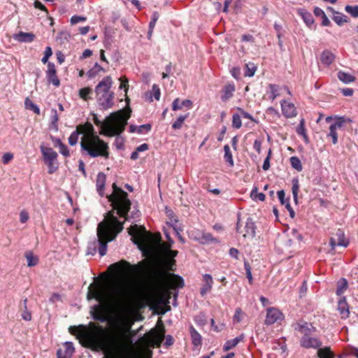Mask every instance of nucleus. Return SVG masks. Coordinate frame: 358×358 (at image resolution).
<instances>
[{
    "label": "nucleus",
    "instance_id": "53",
    "mask_svg": "<svg viewBox=\"0 0 358 358\" xmlns=\"http://www.w3.org/2000/svg\"><path fill=\"white\" fill-rule=\"evenodd\" d=\"M242 126L241 117L239 114H234L232 117V127L235 129H239Z\"/></svg>",
    "mask_w": 358,
    "mask_h": 358
},
{
    "label": "nucleus",
    "instance_id": "42",
    "mask_svg": "<svg viewBox=\"0 0 358 358\" xmlns=\"http://www.w3.org/2000/svg\"><path fill=\"white\" fill-rule=\"evenodd\" d=\"M189 113H187L185 115H180L176 119V120L173 123V124H172L173 129H180L182 127L184 121L189 117Z\"/></svg>",
    "mask_w": 358,
    "mask_h": 358
},
{
    "label": "nucleus",
    "instance_id": "36",
    "mask_svg": "<svg viewBox=\"0 0 358 358\" xmlns=\"http://www.w3.org/2000/svg\"><path fill=\"white\" fill-rule=\"evenodd\" d=\"M338 78L341 81L346 84L350 83L355 80V76L343 71H339L338 73Z\"/></svg>",
    "mask_w": 358,
    "mask_h": 358
},
{
    "label": "nucleus",
    "instance_id": "63",
    "mask_svg": "<svg viewBox=\"0 0 358 358\" xmlns=\"http://www.w3.org/2000/svg\"><path fill=\"white\" fill-rule=\"evenodd\" d=\"M87 18L84 16L73 15L71 18V23L76 24L81 22H85Z\"/></svg>",
    "mask_w": 358,
    "mask_h": 358
},
{
    "label": "nucleus",
    "instance_id": "43",
    "mask_svg": "<svg viewBox=\"0 0 358 358\" xmlns=\"http://www.w3.org/2000/svg\"><path fill=\"white\" fill-rule=\"evenodd\" d=\"M152 352L150 349L143 348L138 351L135 355V358H152Z\"/></svg>",
    "mask_w": 358,
    "mask_h": 358
},
{
    "label": "nucleus",
    "instance_id": "30",
    "mask_svg": "<svg viewBox=\"0 0 358 358\" xmlns=\"http://www.w3.org/2000/svg\"><path fill=\"white\" fill-rule=\"evenodd\" d=\"M58 120L59 115L57 114V110L55 108H52L50 117V128L55 130V131H58Z\"/></svg>",
    "mask_w": 358,
    "mask_h": 358
},
{
    "label": "nucleus",
    "instance_id": "4",
    "mask_svg": "<svg viewBox=\"0 0 358 358\" xmlns=\"http://www.w3.org/2000/svg\"><path fill=\"white\" fill-rule=\"evenodd\" d=\"M87 134L85 135L80 142L81 151L91 157H109V147L107 143L101 140L94 134V127L89 123L86 126Z\"/></svg>",
    "mask_w": 358,
    "mask_h": 358
},
{
    "label": "nucleus",
    "instance_id": "11",
    "mask_svg": "<svg viewBox=\"0 0 358 358\" xmlns=\"http://www.w3.org/2000/svg\"><path fill=\"white\" fill-rule=\"evenodd\" d=\"M63 349L60 348L57 351V358H71L75 348L72 342H65L63 345Z\"/></svg>",
    "mask_w": 358,
    "mask_h": 358
},
{
    "label": "nucleus",
    "instance_id": "34",
    "mask_svg": "<svg viewBox=\"0 0 358 358\" xmlns=\"http://www.w3.org/2000/svg\"><path fill=\"white\" fill-rule=\"evenodd\" d=\"M317 355L319 358H334V354L331 352L329 347H321L318 349Z\"/></svg>",
    "mask_w": 358,
    "mask_h": 358
},
{
    "label": "nucleus",
    "instance_id": "21",
    "mask_svg": "<svg viewBox=\"0 0 358 358\" xmlns=\"http://www.w3.org/2000/svg\"><path fill=\"white\" fill-rule=\"evenodd\" d=\"M278 199L281 203V204L285 205V208L287 209L289 213V216L292 218H294L295 216V213L293 208H292L290 203H289V199H285V193L284 190H280L277 192Z\"/></svg>",
    "mask_w": 358,
    "mask_h": 358
},
{
    "label": "nucleus",
    "instance_id": "52",
    "mask_svg": "<svg viewBox=\"0 0 358 358\" xmlns=\"http://www.w3.org/2000/svg\"><path fill=\"white\" fill-rule=\"evenodd\" d=\"M345 10L351 15L353 17H358V6H350L347 5L345 8Z\"/></svg>",
    "mask_w": 358,
    "mask_h": 358
},
{
    "label": "nucleus",
    "instance_id": "40",
    "mask_svg": "<svg viewBox=\"0 0 358 358\" xmlns=\"http://www.w3.org/2000/svg\"><path fill=\"white\" fill-rule=\"evenodd\" d=\"M224 158L225 161L229 163L230 166H233L234 163L233 160V156L230 150V148L229 145H225L224 146Z\"/></svg>",
    "mask_w": 358,
    "mask_h": 358
},
{
    "label": "nucleus",
    "instance_id": "27",
    "mask_svg": "<svg viewBox=\"0 0 358 358\" xmlns=\"http://www.w3.org/2000/svg\"><path fill=\"white\" fill-rule=\"evenodd\" d=\"M298 13L302 17V19L303 20V21L306 24V25L308 27H310V26L314 22V19H313L312 14L310 12H308L306 10L303 9V8L299 9Z\"/></svg>",
    "mask_w": 358,
    "mask_h": 358
},
{
    "label": "nucleus",
    "instance_id": "39",
    "mask_svg": "<svg viewBox=\"0 0 358 358\" xmlns=\"http://www.w3.org/2000/svg\"><path fill=\"white\" fill-rule=\"evenodd\" d=\"M92 94V89L90 87H83L79 90L78 94L81 99L88 101L91 99L90 94Z\"/></svg>",
    "mask_w": 358,
    "mask_h": 358
},
{
    "label": "nucleus",
    "instance_id": "32",
    "mask_svg": "<svg viewBox=\"0 0 358 358\" xmlns=\"http://www.w3.org/2000/svg\"><path fill=\"white\" fill-rule=\"evenodd\" d=\"M189 331L193 345L195 346L200 345L202 340L200 334L194 328L193 326L190 327Z\"/></svg>",
    "mask_w": 358,
    "mask_h": 358
},
{
    "label": "nucleus",
    "instance_id": "12",
    "mask_svg": "<svg viewBox=\"0 0 358 358\" xmlns=\"http://www.w3.org/2000/svg\"><path fill=\"white\" fill-rule=\"evenodd\" d=\"M150 343L152 347L157 346L159 347L162 341L165 338L164 330L157 331L153 330L150 332Z\"/></svg>",
    "mask_w": 358,
    "mask_h": 358
},
{
    "label": "nucleus",
    "instance_id": "60",
    "mask_svg": "<svg viewBox=\"0 0 358 358\" xmlns=\"http://www.w3.org/2000/svg\"><path fill=\"white\" fill-rule=\"evenodd\" d=\"M166 274L162 272H157L153 279L157 285H160L164 280Z\"/></svg>",
    "mask_w": 358,
    "mask_h": 358
},
{
    "label": "nucleus",
    "instance_id": "14",
    "mask_svg": "<svg viewBox=\"0 0 358 358\" xmlns=\"http://www.w3.org/2000/svg\"><path fill=\"white\" fill-rule=\"evenodd\" d=\"M281 108L282 114L286 117H293L297 115L296 108L294 105L292 103L287 102L286 101H282L281 102Z\"/></svg>",
    "mask_w": 358,
    "mask_h": 358
},
{
    "label": "nucleus",
    "instance_id": "26",
    "mask_svg": "<svg viewBox=\"0 0 358 358\" xmlns=\"http://www.w3.org/2000/svg\"><path fill=\"white\" fill-rule=\"evenodd\" d=\"M204 285L201 289V294L204 296L206 292H209L212 289L213 280V278L210 274H205L203 275Z\"/></svg>",
    "mask_w": 358,
    "mask_h": 358
},
{
    "label": "nucleus",
    "instance_id": "49",
    "mask_svg": "<svg viewBox=\"0 0 358 358\" xmlns=\"http://www.w3.org/2000/svg\"><path fill=\"white\" fill-rule=\"evenodd\" d=\"M25 107L27 109L32 110L35 113L39 114L40 109L39 108L34 104L29 98H27L24 101Z\"/></svg>",
    "mask_w": 358,
    "mask_h": 358
},
{
    "label": "nucleus",
    "instance_id": "50",
    "mask_svg": "<svg viewBox=\"0 0 358 358\" xmlns=\"http://www.w3.org/2000/svg\"><path fill=\"white\" fill-rule=\"evenodd\" d=\"M336 236L338 237L337 245L338 246L347 247L348 245V241L345 240L344 234L342 231L338 230L336 233Z\"/></svg>",
    "mask_w": 358,
    "mask_h": 358
},
{
    "label": "nucleus",
    "instance_id": "58",
    "mask_svg": "<svg viewBox=\"0 0 358 358\" xmlns=\"http://www.w3.org/2000/svg\"><path fill=\"white\" fill-rule=\"evenodd\" d=\"M237 110L239 112V115H241V117L249 119L255 122H257V121L255 118H253V117L249 113L245 111L243 108H238Z\"/></svg>",
    "mask_w": 358,
    "mask_h": 358
},
{
    "label": "nucleus",
    "instance_id": "6",
    "mask_svg": "<svg viewBox=\"0 0 358 358\" xmlns=\"http://www.w3.org/2000/svg\"><path fill=\"white\" fill-rule=\"evenodd\" d=\"M113 83L111 76H107L95 87L96 99L100 110H106L114 105L115 94L110 90Z\"/></svg>",
    "mask_w": 358,
    "mask_h": 358
},
{
    "label": "nucleus",
    "instance_id": "55",
    "mask_svg": "<svg viewBox=\"0 0 358 358\" xmlns=\"http://www.w3.org/2000/svg\"><path fill=\"white\" fill-rule=\"evenodd\" d=\"M159 15L157 12L152 13L151 21L149 23L150 32L152 33L155 24L159 19Z\"/></svg>",
    "mask_w": 358,
    "mask_h": 358
},
{
    "label": "nucleus",
    "instance_id": "1",
    "mask_svg": "<svg viewBox=\"0 0 358 358\" xmlns=\"http://www.w3.org/2000/svg\"><path fill=\"white\" fill-rule=\"evenodd\" d=\"M69 331L76 336L83 346L93 351L102 352L107 358H115L125 343L123 333H110L101 327L90 329L85 325L71 326Z\"/></svg>",
    "mask_w": 358,
    "mask_h": 358
},
{
    "label": "nucleus",
    "instance_id": "31",
    "mask_svg": "<svg viewBox=\"0 0 358 358\" xmlns=\"http://www.w3.org/2000/svg\"><path fill=\"white\" fill-rule=\"evenodd\" d=\"M199 241L201 244L220 243V241L216 238H214L210 233H203L201 236L199 238Z\"/></svg>",
    "mask_w": 358,
    "mask_h": 358
},
{
    "label": "nucleus",
    "instance_id": "23",
    "mask_svg": "<svg viewBox=\"0 0 358 358\" xmlns=\"http://www.w3.org/2000/svg\"><path fill=\"white\" fill-rule=\"evenodd\" d=\"M245 234H243V236L245 238L247 236L250 238H254L255 236V230L256 226L255 223L253 222L251 217H248L245 222Z\"/></svg>",
    "mask_w": 358,
    "mask_h": 358
},
{
    "label": "nucleus",
    "instance_id": "25",
    "mask_svg": "<svg viewBox=\"0 0 358 358\" xmlns=\"http://www.w3.org/2000/svg\"><path fill=\"white\" fill-rule=\"evenodd\" d=\"M182 107H186L190 109L192 107V102L189 99H185L180 101L179 98H176L172 103L173 110H178L181 109Z\"/></svg>",
    "mask_w": 358,
    "mask_h": 358
},
{
    "label": "nucleus",
    "instance_id": "38",
    "mask_svg": "<svg viewBox=\"0 0 358 358\" xmlns=\"http://www.w3.org/2000/svg\"><path fill=\"white\" fill-rule=\"evenodd\" d=\"M170 275H171V283L174 287L182 288L184 287V280L180 276L175 274Z\"/></svg>",
    "mask_w": 358,
    "mask_h": 358
},
{
    "label": "nucleus",
    "instance_id": "16",
    "mask_svg": "<svg viewBox=\"0 0 358 358\" xmlns=\"http://www.w3.org/2000/svg\"><path fill=\"white\" fill-rule=\"evenodd\" d=\"M327 10L332 13V19L338 26H342L344 23L348 22V17L343 13L336 11L331 7H328Z\"/></svg>",
    "mask_w": 358,
    "mask_h": 358
},
{
    "label": "nucleus",
    "instance_id": "3",
    "mask_svg": "<svg viewBox=\"0 0 358 358\" xmlns=\"http://www.w3.org/2000/svg\"><path fill=\"white\" fill-rule=\"evenodd\" d=\"M122 229L123 223L113 215V212H110L108 217L98 224L97 239L88 244L86 254L94 255L98 251L101 257L104 256L107 252L108 243L112 241Z\"/></svg>",
    "mask_w": 358,
    "mask_h": 358
},
{
    "label": "nucleus",
    "instance_id": "57",
    "mask_svg": "<svg viewBox=\"0 0 358 358\" xmlns=\"http://www.w3.org/2000/svg\"><path fill=\"white\" fill-rule=\"evenodd\" d=\"M48 83H52L55 87H59L60 85L59 79L57 78V74L46 76Z\"/></svg>",
    "mask_w": 358,
    "mask_h": 358
},
{
    "label": "nucleus",
    "instance_id": "35",
    "mask_svg": "<svg viewBox=\"0 0 358 358\" xmlns=\"http://www.w3.org/2000/svg\"><path fill=\"white\" fill-rule=\"evenodd\" d=\"M24 257L27 261V266L29 267L35 266L38 263V258L34 255L31 251H27L24 254Z\"/></svg>",
    "mask_w": 358,
    "mask_h": 358
},
{
    "label": "nucleus",
    "instance_id": "54",
    "mask_svg": "<svg viewBox=\"0 0 358 358\" xmlns=\"http://www.w3.org/2000/svg\"><path fill=\"white\" fill-rule=\"evenodd\" d=\"M244 268L246 273V277L248 279L249 283L251 285L253 281L252 272H251V266L249 262L246 260L244 261Z\"/></svg>",
    "mask_w": 358,
    "mask_h": 358
},
{
    "label": "nucleus",
    "instance_id": "15",
    "mask_svg": "<svg viewBox=\"0 0 358 358\" xmlns=\"http://www.w3.org/2000/svg\"><path fill=\"white\" fill-rule=\"evenodd\" d=\"M338 310L341 316V318L346 319L349 317V306L346 301L345 296H341L338 301Z\"/></svg>",
    "mask_w": 358,
    "mask_h": 358
},
{
    "label": "nucleus",
    "instance_id": "28",
    "mask_svg": "<svg viewBox=\"0 0 358 358\" xmlns=\"http://www.w3.org/2000/svg\"><path fill=\"white\" fill-rule=\"evenodd\" d=\"M235 91V87L234 84H227L224 86L222 90V94L221 99L223 101H226L229 99Z\"/></svg>",
    "mask_w": 358,
    "mask_h": 358
},
{
    "label": "nucleus",
    "instance_id": "61",
    "mask_svg": "<svg viewBox=\"0 0 358 358\" xmlns=\"http://www.w3.org/2000/svg\"><path fill=\"white\" fill-rule=\"evenodd\" d=\"M14 156L11 152H6L1 157V161L3 164H8L13 159Z\"/></svg>",
    "mask_w": 358,
    "mask_h": 358
},
{
    "label": "nucleus",
    "instance_id": "29",
    "mask_svg": "<svg viewBox=\"0 0 358 358\" xmlns=\"http://www.w3.org/2000/svg\"><path fill=\"white\" fill-rule=\"evenodd\" d=\"M244 336L241 334L234 339L228 340L224 345L223 349L224 351H228L233 348L236 347L241 341L243 340Z\"/></svg>",
    "mask_w": 358,
    "mask_h": 358
},
{
    "label": "nucleus",
    "instance_id": "44",
    "mask_svg": "<svg viewBox=\"0 0 358 358\" xmlns=\"http://www.w3.org/2000/svg\"><path fill=\"white\" fill-rule=\"evenodd\" d=\"M291 166L293 169H296L297 171H301L303 169L302 164L301 160L298 157H292L289 159Z\"/></svg>",
    "mask_w": 358,
    "mask_h": 358
},
{
    "label": "nucleus",
    "instance_id": "13",
    "mask_svg": "<svg viewBox=\"0 0 358 358\" xmlns=\"http://www.w3.org/2000/svg\"><path fill=\"white\" fill-rule=\"evenodd\" d=\"M282 316V313L276 308H270L267 310L265 323L271 325L276 322Z\"/></svg>",
    "mask_w": 358,
    "mask_h": 358
},
{
    "label": "nucleus",
    "instance_id": "62",
    "mask_svg": "<svg viewBox=\"0 0 358 358\" xmlns=\"http://www.w3.org/2000/svg\"><path fill=\"white\" fill-rule=\"evenodd\" d=\"M119 80L120 81V89H122L124 88V92L127 93V91H128V88H129V80L128 79L126 78V77H121L120 78Z\"/></svg>",
    "mask_w": 358,
    "mask_h": 358
},
{
    "label": "nucleus",
    "instance_id": "33",
    "mask_svg": "<svg viewBox=\"0 0 358 358\" xmlns=\"http://www.w3.org/2000/svg\"><path fill=\"white\" fill-rule=\"evenodd\" d=\"M105 72V69L98 63H95L94 66L91 68L87 73L88 78L92 79L95 78L100 72Z\"/></svg>",
    "mask_w": 358,
    "mask_h": 358
},
{
    "label": "nucleus",
    "instance_id": "45",
    "mask_svg": "<svg viewBox=\"0 0 358 358\" xmlns=\"http://www.w3.org/2000/svg\"><path fill=\"white\" fill-rule=\"evenodd\" d=\"M257 71V66L254 63L245 64V76L252 77Z\"/></svg>",
    "mask_w": 358,
    "mask_h": 358
},
{
    "label": "nucleus",
    "instance_id": "10",
    "mask_svg": "<svg viewBox=\"0 0 358 358\" xmlns=\"http://www.w3.org/2000/svg\"><path fill=\"white\" fill-rule=\"evenodd\" d=\"M300 345L302 348L309 349V348H314V349H319L320 347H322V342L316 338H312L309 336H303L300 338Z\"/></svg>",
    "mask_w": 358,
    "mask_h": 358
},
{
    "label": "nucleus",
    "instance_id": "24",
    "mask_svg": "<svg viewBox=\"0 0 358 358\" xmlns=\"http://www.w3.org/2000/svg\"><path fill=\"white\" fill-rule=\"evenodd\" d=\"M335 59V55L329 50H324L320 55L321 63L329 66Z\"/></svg>",
    "mask_w": 358,
    "mask_h": 358
},
{
    "label": "nucleus",
    "instance_id": "37",
    "mask_svg": "<svg viewBox=\"0 0 358 358\" xmlns=\"http://www.w3.org/2000/svg\"><path fill=\"white\" fill-rule=\"evenodd\" d=\"M296 133L299 135L303 136V140L306 143L308 142V137L306 134V128H305V121L303 119L301 120L300 123L296 128Z\"/></svg>",
    "mask_w": 358,
    "mask_h": 358
},
{
    "label": "nucleus",
    "instance_id": "46",
    "mask_svg": "<svg viewBox=\"0 0 358 358\" xmlns=\"http://www.w3.org/2000/svg\"><path fill=\"white\" fill-rule=\"evenodd\" d=\"M44 162L48 166V173L52 174L57 170L58 164L57 160H46Z\"/></svg>",
    "mask_w": 358,
    "mask_h": 358
},
{
    "label": "nucleus",
    "instance_id": "56",
    "mask_svg": "<svg viewBox=\"0 0 358 358\" xmlns=\"http://www.w3.org/2000/svg\"><path fill=\"white\" fill-rule=\"evenodd\" d=\"M151 129H152V125L150 123L142 124V125L138 126L137 133L141 134H145V133L149 132L151 130Z\"/></svg>",
    "mask_w": 358,
    "mask_h": 358
},
{
    "label": "nucleus",
    "instance_id": "47",
    "mask_svg": "<svg viewBox=\"0 0 358 358\" xmlns=\"http://www.w3.org/2000/svg\"><path fill=\"white\" fill-rule=\"evenodd\" d=\"M258 189L257 187H255L250 193V197L253 200H259L261 201H264L265 200V194L263 193H258Z\"/></svg>",
    "mask_w": 358,
    "mask_h": 358
},
{
    "label": "nucleus",
    "instance_id": "20",
    "mask_svg": "<svg viewBox=\"0 0 358 358\" xmlns=\"http://www.w3.org/2000/svg\"><path fill=\"white\" fill-rule=\"evenodd\" d=\"M295 329L303 334V336H309L312 332H315L316 331L315 328L311 323L306 322L297 324Z\"/></svg>",
    "mask_w": 358,
    "mask_h": 358
},
{
    "label": "nucleus",
    "instance_id": "51",
    "mask_svg": "<svg viewBox=\"0 0 358 358\" xmlns=\"http://www.w3.org/2000/svg\"><path fill=\"white\" fill-rule=\"evenodd\" d=\"M270 89V99L273 101L276 97L279 96V87L274 84H270L268 85Z\"/></svg>",
    "mask_w": 358,
    "mask_h": 358
},
{
    "label": "nucleus",
    "instance_id": "7",
    "mask_svg": "<svg viewBox=\"0 0 358 358\" xmlns=\"http://www.w3.org/2000/svg\"><path fill=\"white\" fill-rule=\"evenodd\" d=\"M113 192L108 196L109 201L117 214L125 220H127V214L131 208V201L128 199L126 192L118 187L115 183L113 184Z\"/></svg>",
    "mask_w": 358,
    "mask_h": 358
},
{
    "label": "nucleus",
    "instance_id": "64",
    "mask_svg": "<svg viewBox=\"0 0 358 358\" xmlns=\"http://www.w3.org/2000/svg\"><path fill=\"white\" fill-rule=\"evenodd\" d=\"M54 74H57L55 66L53 63L49 62L48 64V70L46 71V76H48V75L54 76Z\"/></svg>",
    "mask_w": 358,
    "mask_h": 358
},
{
    "label": "nucleus",
    "instance_id": "18",
    "mask_svg": "<svg viewBox=\"0 0 358 358\" xmlns=\"http://www.w3.org/2000/svg\"><path fill=\"white\" fill-rule=\"evenodd\" d=\"M106 180V174L102 172H99L96 176V191H97L98 194H99V196H103V195H104Z\"/></svg>",
    "mask_w": 358,
    "mask_h": 358
},
{
    "label": "nucleus",
    "instance_id": "41",
    "mask_svg": "<svg viewBox=\"0 0 358 358\" xmlns=\"http://www.w3.org/2000/svg\"><path fill=\"white\" fill-rule=\"evenodd\" d=\"M299 189V180L296 178H294L292 179V192L293 194V198L294 200V202L297 203L298 202V192Z\"/></svg>",
    "mask_w": 358,
    "mask_h": 358
},
{
    "label": "nucleus",
    "instance_id": "2",
    "mask_svg": "<svg viewBox=\"0 0 358 358\" xmlns=\"http://www.w3.org/2000/svg\"><path fill=\"white\" fill-rule=\"evenodd\" d=\"M87 294L88 300L94 299L99 303L108 305L119 316H124L128 311L131 294L128 288L119 286L110 294H107L100 285L91 283Z\"/></svg>",
    "mask_w": 358,
    "mask_h": 358
},
{
    "label": "nucleus",
    "instance_id": "59",
    "mask_svg": "<svg viewBox=\"0 0 358 358\" xmlns=\"http://www.w3.org/2000/svg\"><path fill=\"white\" fill-rule=\"evenodd\" d=\"M52 55V48L50 46L46 47L45 52H44V56L42 58L41 62L43 64L47 63L49 57H51Z\"/></svg>",
    "mask_w": 358,
    "mask_h": 358
},
{
    "label": "nucleus",
    "instance_id": "9",
    "mask_svg": "<svg viewBox=\"0 0 358 358\" xmlns=\"http://www.w3.org/2000/svg\"><path fill=\"white\" fill-rule=\"evenodd\" d=\"M352 120L350 118L346 117H336V121L332 122L329 126V132L327 135L329 138H331V141L333 144H336L338 143V134L336 130L338 129H341L344 126L346 123H350Z\"/></svg>",
    "mask_w": 358,
    "mask_h": 358
},
{
    "label": "nucleus",
    "instance_id": "19",
    "mask_svg": "<svg viewBox=\"0 0 358 358\" xmlns=\"http://www.w3.org/2000/svg\"><path fill=\"white\" fill-rule=\"evenodd\" d=\"M13 37L18 42L31 43L35 39L36 36L32 33L20 31L19 33L14 34Z\"/></svg>",
    "mask_w": 358,
    "mask_h": 358
},
{
    "label": "nucleus",
    "instance_id": "22",
    "mask_svg": "<svg viewBox=\"0 0 358 358\" xmlns=\"http://www.w3.org/2000/svg\"><path fill=\"white\" fill-rule=\"evenodd\" d=\"M85 132V126L78 125L76 127V129L73 131L69 137V143L71 145H75L78 143L79 136L82 134H84Z\"/></svg>",
    "mask_w": 358,
    "mask_h": 358
},
{
    "label": "nucleus",
    "instance_id": "8",
    "mask_svg": "<svg viewBox=\"0 0 358 358\" xmlns=\"http://www.w3.org/2000/svg\"><path fill=\"white\" fill-rule=\"evenodd\" d=\"M110 268L116 271L126 270L131 279L143 280L148 277V265L144 262H139L136 264L131 265L125 260H121L110 266Z\"/></svg>",
    "mask_w": 358,
    "mask_h": 358
},
{
    "label": "nucleus",
    "instance_id": "17",
    "mask_svg": "<svg viewBox=\"0 0 358 358\" xmlns=\"http://www.w3.org/2000/svg\"><path fill=\"white\" fill-rule=\"evenodd\" d=\"M40 149L43 155V161L57 160L58 155L52 148L41 145Z\"/></svg>",
    "mask_w": 358,
    "mask_h": 358
},
{
    "label": "nucleus",
    "instance_id": "5",
    "mask_svg": "<svg viewBox=\"0 0 358 358\" xmlns=\"http://www.w3.org/2000/svg\"><path fill=\"white\" fill-rule=\"evenodd\" d=\"M131 113L129 108L127 110H119L112 113L105 122L99 120L97 115L93 113V121L96 126H103L108 136H119L124 131L127 121L131 117Z\"/></svg>",
    "mask_w": 358,
    "mask_h": 358
},
{
    "label": "nucleus",
    "instance_id": "48",
    "mask_svg": "<svg viewBox=\"0 0 358 358\" xmlns=\"http://www.w3.org/2000/svg\"><path fill=\"white\" fill-rule=\"evenodd\" d=\"M348 287V282L345 279L343 278L338 282V287L336 289V294L338 296L342 295Z\"/></svg>",
    "mask_w": 358,
    "mask_h": 358
}]
</instances>
